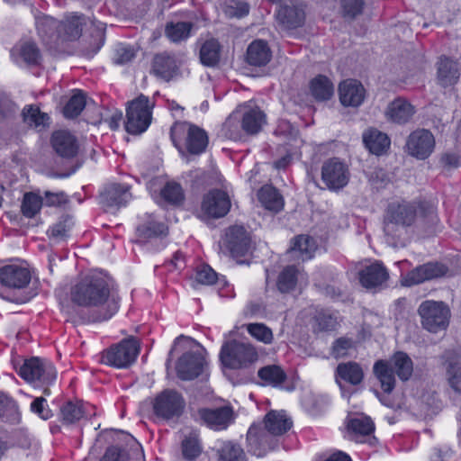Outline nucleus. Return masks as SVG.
<instances>
[{
  "instance_id": "obj_33",
  "label": "nucleus",
  "mask_w": 461,
  "mask_h": 461,
  "mask_svg": "<svg viewBox=\"0 0 461 461\" xmlns=\"http://www.w3.org/2000/svg\"><path fill=\"white\" fill-rule=\"evenodd\" d=\"M258 197L267 210L277 212L284 207L283 196L272 185L262 186L258 193Z\"/></svg>"
},
{
  "instance_id": "obj_41",
  "label": "nucleus",
  "mask_w": 461,
  "mask_h": 461,
  "mask_svg": "<svg viewBox=\"0 0 461 461\" xmlns=\"http://www.w3.org/2000/svg\"><path fill=\"white\" fill-rule=\"evenodd\" d=\"M193 26L191 22H171L167 23L165 33L171 41L179 42L190 36Z\"/></svg>"
},
{
  "instance_id": "obj_63",
  "label": "nucleus",
  "mask_w": 461,
  "mask_h": 461,
  "mask_svg": "<svg viewBox=\"0 0 461 461\" xmlns=\"http://www.w3.org/2000/svg\"><path fill=\"white\" fill-rule=\"evenodd\" d=\"M369 182L375 188L381 189L391 182V178L385 170L375 168L370 173Z\"/></svg>"
},
{
  "instance_id": "obj_48",
  "label": "nucleus",
  "mask_w": 461,
  "mask_h": 461,
  "mask_svg": "<svg viewBox=\"0 0 461 461\" xmlns=\"http://www.w3.org/2000/svg\"><path fill=\"white\" fill-rule=\"evenodd\" d=\"M221 9L228 18H242L249 12V5L240 0H225L221 5Z\"/></svg>"
},
{
  "instance_id": "obj_34",
  "label": "nucleus",
  "mask_w": 461,
  "mask_h": 461,
  "mask_svg": "<svg viewBox=\"0 0 461 461\" xmlns=\"http://www.w3.org/2000/svg\"><path fill=\"white\" fill-rule=\"evenodd\" d=\"M336 375L346 383L357 385L363 381L364 372L359 364L356 362H347L338 365Z\"/></svg>"
},
{
  "instance_id": "obj_23",
  "label": "nucleus",
  "mask_w": 461,
  "mask_h": 461,
  "mask_svg": "<svg viewBox=\"0 0 461 461\" xmlns=\"http://www.w3.org/2000/svg\"><path fill=\"white\" fill-rule=\"evenodd\" d=\"M339 101L343 106L358 107L366 98V89L356 79H347L339 86Z\"/></svg>"
},
{
  "instance_id": "obj_7",
  "label": "nucleus",
  "mask_w": 461,
  "mask_h": 461,
  "mask_svg": "<svg viewBox=\"0 0 461 461\" xmlns=\"http://www.w3.org/2000/svg\"><path fill=\"white\" fill-rule=\"evenodd\" d=\"M19 375L35 387H43V393L49 395V386L55 381L57 371L50 361L34 357L23 362L19 369Z\"/></svg>"
},
{
  "instance_id": "obj_15",
  "label": "nucleus",
  "mask_w": 461,
  "mask_h": 461,
  "mask_svg": "<svg viewBox=\"0 0 461 461\" xmlns=\"http://www.w3.org/2000/svg\"><path fill=\"white\" fill-rule=\"evenodd\" d=\"M205 365L202 353L188 351L183 354L176 363V375L183 381L194 380L203 372Z\"/></svg>"
},
{
  "instance_id": "obj_56",
  "label": "nucleus",
  "mask_w": 461,
  "mask_h": 461,
  "mask_svg": "<svg viewBox=\"0 0 461 461\" xmlns=\"http://www.w3.org/2000/svg\"><path fill=\"white\" fill-rule=\"evenodd\" d=\"M247 330L253 338L265 344H270L273 341L271 329L263 323H249L247 325Z\"/></svg>"
},
{
  "instance_id": "obj_31",
  "label": "nucleus",
  "mask_w": 461,
  "mask_h": 461,
  "mask_svg": "<svg viewBox=\"0 0 461 461\" xmlns=\"http://www.w3.org/2000/svg\"><path fill=\"white\" fill-rule=\"evenodd\" d=\"M363 141L368 150L377 156L387 151L391 140L387 134L376 130L369 129L363 133Z\"/></svg>"
},
{
  "instance_id": "obj_4",
  "label": "nucleus",
  "mask_w": 461,
  "mask_h": 461,
  "mask_svg": "<svg viewBox=\"0 0 461 461\" xmlns=\"http://www.w3.org/2000/svg\"><path fill=\"white\" fill-rule=\"evenodd\" d=\"M92 30L91 37L94 42L86 48L84 52L88 58L95 55L104 42V23L90 19L83 14L68 13L65 14L62 20L59 21L60 41H73L80 38L85 28Z\"/></svg>"
},
{
  "instance_id": "obj_26",
  "label": "nucleus",
  "mask_w": 461,
  "mask_h": 461,
  "mask_svg": "<svg viewBox=\"0 0 461 461\" xmlns=\"http://www.w3.org/2000/svg\"><path fill=\"white\" fill-rule=\"evenodd\" d=\"M414 106L407 100L397 98L391 102L386 110V118L397 124H405L410 122L415 113Z\"/></svg>"
},
{
  "instance_id": "obj_24",
  "label": "nucleus",
  "mask_w": 461,
  "mask_h": 461,
  "mask_svg": "<svg viewBox=\"0 0 461 461\" xmlns=\"http://www.w3.org/2000/svg\"><path fill=\"white\" fill-rule=\"evenodd\" d=\"M178 72V63L173 54L162 52L156 54L151 63V73L158 78L169 81Z\"/></svg>"
},
{
  "instance_id": "obj_58",
  "label": "nucleus",
  "mask_w": 461,
  "mask_h": 461,
  "mask_svg": "<svg viewBox=\"0 0 461 461\" xmlns=\"http://www.w3.org/2000/svg\"><path fill=\"white\" fill-rule=\"evenodd\" d=\"M446 368L449 385L454 391L461 393V366L457 362H449Z\"/></svg>"
},
{
  "instance_id": "obj_14",
  "label": "nucleus",
  "mask_w": 461,
  "mask_h": 461,
  "mask_svg": "<svg viewBox=\"0 0 461 461\" xmlns=\"http://www.w3.org/2000/svg\"><path fill=\"white\" fill-rule=\"evenodd\" d=\"M230 206V200L226 192L212 189L203 195L201 210L207 218L218 219L225 216Z\"/></svg>"
},
{
  "instance_id": "obj_8",
  "label": "nucleus",
  "mask_w": 461,
  "mask_h": 461,
  "mask_svg": "<svg viewBox=\"0 0 461 461\" xmlns=\"http://www.w3.org/2000/svg\"><path fill=\"white\" fill-rule=\"evenodd\" d=\"M154 104L144 95L129 102L126 109L125 130L130 134H141L151 123Z\"/></svg>"
},
{
  "instance_id": "obj_64",
  "label": "nucleus",
  "mask_w": 461,
  "mask_h": 461,
  "mask_svg": "<svg viewBox=\"0 0 461 461\" xmlns=\"http://www.w3.org/2000/svg\"><path fill=\"white\" fill-rule=\"evenodd\" d=\"M18 111V106L5 96L0 97V122L13 117Z\"/></svg>"
},
{
  "instance_id": "obj_30",
  "label": "nucleus",
  "mask_w": 461,
  "mask_h": 461,
  "mask_svg": "<svg viewBox=\"0 0 461 461\" xmlns=\"http://www.w3.org/2000/svg\"><path fill=\"white\" fill-rule=\"evenodd\" d=\"M271 57V50L263 40L253 41L247 49L246 60L250 66H266L270 61Z\"/></svg>"
},
{
  "instance_id": "obj_51",
  "label": "nucleus",
  "mask_w": 461,
  "mask_h": 461,
  "mask_svg": "<svg viewBox=\"0 0 461 461\" xmlns=\"http://www.w3.org/2000/svg\"><path fill=\"white\" fill-rule=\"evenodd\" d=\"M314 321L319 331L333 330L339 324L337 315L328 310L318 311Z\"/></svg>"
},
{
  "instance_id": "obj_43",
  "label": "nucleus",
  "mask_w": 461,
  "mask_h": 461,
  "mask_svg": "<svg viewBox=\"0 0 461 461\" xmlns=\"http://www.w3.org/2000/svg\"><path fill=\"white\" fill-rule=\"evenodd\" d=\"M82 402H68L60 408L61 420L65 424H72L85 416L86 408Z\"/></svg>"
},
{
  "instance_id": "obj_32",
  "label": "nucleus",
  "mask_w": 461,
  "mask_h": 461,
  "mask_svg": "<svg viewBox=\"0 0 461 461\" xmlns=\"http://www.w3.org/2000/svg\"><path fill=\"white\" fill-rule=\"evenodd\" d=\"M438 81L440 86L447 87L455 85L459 78L457 63L447 57H441L437 63Z\"/></svg>"
},
{
  "instance_id": "obj_44",
  "label": "nucleus",
  "mask_w": 461,
  "mask_h": 461,
  "mask_svg": "<svg viewBox=\"0 0 461 461\" xmlns=\"http://www.w3.org/2000/svg\"><path fill=\"white\" fill-rule=\"evenodd\" d=\"M258 375L265 384L272 386H278L286 379V375L283 369L275 365L261 367L258 372Z\"/></svg>"
},
{
  "instance_id": "obj_10",
  "label": "nucleus",
  "mask_w": 461,
  "mask_h": 461,
  "mask_svg": "<svg viewBox=\"0 0 461 461\" xmlns=\"http://www.w3.org/2000/svg\"><path fill=\"white\" fill-rule=\"evenodd\" d=\"M140 348L139 341L133 337H129L104 350L101 356V362L113 367L126 368L135 362Z\"/></svg>"
},
{
  "instance_id": "obj_61",
  "label": "nucleus",
  "mask_w": 461,
  "mask_h": 461,
  "mask_svg": "<svg viewBox=\"0 0 461 461\" xmlns=\"http://www.w3.org/2000/svg\"><path fill=\"white\" fill-rule=\"evenodd\" d=\"M195 280L199 284L211 285L216 282L217 274L210 266L204 265L197 269Z\"/></svg>"
},
{
  "instance_id": "obj_27",
  "label": "nucleus",
  "mask_w": 461,
  "mask_h": 461,
  "mask_svg": "<svg viewBox=\"0 0 461 461\" xmlns=\"http://www.w3.org/2000/svg\"><path fill=\"white\" fill-rule=\"evenodd\" d=\"M276 18L285 29H295L303 24L305 13L301 5L291 3L279 8Z\"/></svg>"
},
{
  "instance_id": "obj_19",
  "label": "nucleus",
  "mask_w": 461,
  "mask_h": 461,
  "mask_svg": "<svg viewBox=\"0 0 461 461\" xmlns=\"http://www.w3.org/2000/svg\"><path fill=\"white\" fill-rule=\"evenodd\" d=\"M197 414L205 425L214 430L225 429L233 420V409L229 405L201 408Z\"/></svg>"
},
{
  "instance_id": "obj_53",
  "label": "nucleus",
  "mask_w": 461,
  "mask_h": 461,
  "mask_svg": "<svg viewBox=\"0 0 461 461\" xmlns=\"http://www.w3.org/2000/svg\"><path fill=\"white\" fill-rule=\"evenodd\" d=\"M182 452L185 458L194 460L201 453L198 435L191 432L182 442Z\"/></svg>"
},
{
  "instance_id": "obj_5",
  "label": "nucleus",
  "mask_w": 461,
  "mask_h": 461,
  "mask_svg": "<svg viewBox=\"0 0 461 461\" xmlns=\"http://www.w3.org/2000/svg\"><path fill=\"white\" fill-rule=\"evenodd\" d=\"M384 393H391L396 384L395 375L400 380L408 381L413 373L411 358L404 352L394 353L388 360H377L373 367Z\"/></svg>"
},
{
  "instance_id": "obj_29",
  "label": "nucleus",
  "mask_w": 461,
  "mask_h": 461,
  "mask_svg": "<svg viewBox=\"0 0 461 461\" xmlns=\"http://www.w3.org/2000/svg\"><path fill=\"white\" fill-rule=\"evenodd\" d=\"M36 29L39 36L47 44H55L60 41L59 21L49 15L36 17Z\"/></svg>"
},
{
  "instance_id": "obj_52",
  "label": "nucleus",
  "mask_w": 461,
  "mask_h": 461,
  "mask_svg": "<svg viewBox=\"0 0 461 461\" xmlns=\"http://www.w3.org/2000/svg\"><path fill=\"white\" fill-rule=\"evenodd\" d=\"M73 226L72 218L69 216L63 217L59 222L55 223L48 230L50 238L56 240H64L69 236V232Z\"/></svg>"
},
{
  "instance_id": "obj_37",
  "label": "nucleus",
  "mask_w": 461,
  "mask_h": 461,
  "mask_svg": "<svg viewBox=\"0 0 461 461\" xmlns=\"http://www.w3.org/2000/svg\"><path fill=\"white\" fill-rule=\"evenodd\" d=\"M221 58V45L215 39L206 41L200 49V60L207 67L216 66Z\"/></svg>"
},
{
  "instance_id": "obj_22",
  "label": "nucleus",
  "mask_w": 461,
  "mask_h": 461,
  "mask_svg": "<svg viewBox=\"0 0 461 461\" xmlns=\"http://www.w3.org/2000/svg\"><path fill=\"white\" fill-rule=\"evenodd\" d=\"M31 281L30 271L17 265H6L0 267V284L10 289H22Z\"/></svg>"
},
{
  "instance_id": "obj_17",
  "label": "nucleus",
  "mask_w": 461,
  "mask_h": 461,
  "mask_svg": "<svg viewBox=\"0 0 461 461\" xmlns=\"http://www.w3.org/2000/svg\"><path fill=\"white\" fill-rule=\"evenodd\" d=\"M435 140L432 133L425 129L412 131L406 142L407 152L417 158L425 159L433 151Z\"/></svg>"
},
{
  "instance_id": "obj_57",
  "label": "nucleus",
  "mask_w": 461,
  "mask_h": 461,
  "mask_svg": "<svg viewBox=\"0 0 461 461\" xmlns=\"http://www.w3.org/2000/svg\"><path fill=\"white\" fill-rule=\"evenodd\" d=\"M364 6V0H341L342 15L347 20H354L362 14Z\"/></svg>"
},
{
  "instance_id": "obj_40",
  "label": "nucleus",
  "mask_w": 461,
  "mask_h": 461,
  "mask_svg": "<svg viewBox=\"0 0 461 461\" xmlns=\"http://www.w3.org/2000/svg\"><path fill=\"white\" fill-rule=\"evenodd\" d=\"M221 133L227 139L231 140H240L245 132L241 127L240 112L232 113L224 122L221 127Z\"/></svg>"
},
{
  "instance_id": "obj_47",
  "label": "nucleus",
  "mask_w": 461,
  "mask_h": 461,
  "mask_svg": "<svg viewBox=\"0 0 461 461\" xmlns=\"http://www.w3.org/2000/svg\"><path fill=\"white\" fill-rule=\"evenodd\" d=\"M86 104V95L81 90H77L63 108L64 116L68 119L77 117L85 108Z\"/></svg>"
},
{
  "instance_id": "obj_35",
  "label": "nucleus",
  "mask_w": 461,
  "mask_h": 461,
  "mask_svg": "<svg viewBox=\"0 0 461 461\" xmlns=\"http://www.w3.org/2000/svg\"><path fill=\"white\" fill-rule=\"evenodd\" d=\"M137 237L140 241L161 237L167 234V227L164 223L157 221L153 217L140 224L136 229Z\"/></svg>"
},
{
  "instance_id": "obj_11",
  "label": "nucleus",
  "mask_w": 461,
  "mask_h": 461,
  "mask_svg": "<svg viewBox=\"0 0 461 461\" xmlns=\"http://www.w3.org/2000/svg\"><path fill=\"white\" fill-rule=\"evenodd\" d=\"M185 401L183 395L174 389H165L152 400L154 415L163 420L179 418L185 410Z\"/></svg>"
},
{
  "instance_id": "obj_60",
  "label": "nucleus",
  "mask_w": 461,
  "mask_h": 461,
  "mask_svg": "<svg viewBox=\"0 0 461 461\" xmlns=\"http://www.w3.org/2000/svg\"><path fill=\"white\" fill-rule=\"evenodd\" d=\"M353 348V340L341 337L336 339L332 345L331 354L335 358L348 356V350Z\"/></svg>"
},
{
  "instance_id": "obj_49",
  "label": "nucleus",
  "mask_w": 461,
  "mask_h": 461,
  "mask_svg": "<svg viewBox=\"0 0 461 461\" xmlns=\"http://www.w3.org/2000/svg\"><path fill=\"white\" fill-rule=\"evenodd\" d=\"M218 461H246L243 449L232 442H226L219 451Z\"/></svg>"
},
{
  "instance_id": "obj_42",
  "label": "nucleus",
  "mask_w": 461,
  "mask_h": 461,
  "mask_svg": "<svg viewBox=\"0 0 461 461\" xmlns=\"http://www.w3.org/2000/svg\"><path fill=\"white\" fill-rule=\"evenodd\" d=\"M299 271L294 266H288L279 274L276 286L280 293L287 294L293 291L298 281Z\"/></svg>"
},
{
  "instance_id": "obj_50",
  "label": "nucleus",
  "mask_w": 461,
  "mask_h": 461,
  "mask_svg": "<svg viewBox=\"0 0 461 461\" xmlns=\"http://www.w3.org/2000/svg\"><path fill=\"white\" fill-rule=\"evenodd\" d=\"M133 455L134 457H130L125 450L113 446L106 449L100 461H141L142 456L140 451H134Z\"/></svg>"
},
{
  "instance_id": "obj_9",
  "label": "nucleus",
  "mask_w": 461,
  "mask_h": 461,
  "mask_svg": "<svg viewBox=\"0 0 461 461\" xmlns=\"http://www.w3.org/2000/svg\"><path fill=\"white\" fill-rule=\"evenodd\" d=\"M258 357V352L252 345L237 340L225 342L220 352L222 365L230 369L247 367L256 362Z\"/></svg>"
},
{
  "instance_id": "obj_39",
  "label": "nucleus",
  "mask_w": 461,
  "mask_h": 461,
  "mask_svg": "<svg viewBox=\"0 0 461 461\" xmlns=\"http://www.w3.org/2000/svg\"><path fill=\"white\" fill-rule=\"evenodd\" d=\"M311 92L318 101L329 100L334 92L333 84L325 76H318L311 82Z\"/></svg>"
},
{
  "instance_id": "obj_54",
  "label": "nucleus",
  "mask_w": 461,
  "mask_h": 461,
  "mask_svg": "<svg viewBox=\"0 0 461 461\" xmlns=\"http://www.w3.org/2000/svg\"><path fill=\"white\" fill-rule=\"evenodd\" d=\"M161 196L171 204H179L184 200L183 189L176 182H167L161 190Z\"/></svg>"
},
{
  "instance_id": "obj_46",
  "label": "nucleus",
  "mask_w": 461,
  "mask_h": 461,
  "mask_svg": "<svg viewBox=\"0 0 461 461\" xmlns=\"http://www.w3.org/2000/svg\"><path fill=\"white\" fill-rule=\"evenodd\" d=\"M42 197L33 192L23 194L21 212L26 218H33L40 212L42 206Z\"/></svg>"
},
{
  "instance_id": "obj_3",
  "label": "nucleus",
  "mask_w": 461,
  "mask_h": 461,
  "mask_svg": "<svg viewBox=\"0 0 461 461\" xmlns=\"http://www.w3.org/2000/svg\"><path fill=\"white\" fill-rule=\"evenodd\" d=\"M293 427V420L281 410L269 411L262 423L252 424L247 432L248 451L261 457L274 450L279 444V437Z\"/></svg>"
},
{
  "instance_id": "obj_62",
  "label": "nucleus",
  "mask_w": 461,
  "mask_h": 461,
  "mask_svg": "<svg viewBox=\"0 0 461 461\" xmlns=\"http://www.w3.org/2000/svg\"><path fill=\"white\" fill-rule=\"evenodd\" d=\"M135 57L132 47L127 45H119L115 50L113 61L117 65H124L131 61Z\"/></svg>"
},
{
  "instance_id": "obj_6",
  "label": "nucleus",
  "mask_w": 461,
  "mask_h": 461,
  "mask_svg": "<svg viewBox=\"0 0 461 461\" xmlns=\"http://www.w3.org/2000/svg\"><path fill=\"white\" fill-rule=\"evenodd\" d=\"M170 137L178 150L185 148L192 155L203 153L208 146L205 131L187 122H176L170 129Z\"/></svg>"
},
{
  "instance_id": "obj_2",
  "label": "nucleus",
  "mask_w": 461,
  "mask_h": 461,
  "mask_svg": "<svg viewBox=\"0 0 461 461\" xmlns=\"http://www.w3.org/2000/svg\"><path fill=\"white\" fill-rule=\"evenodd\" d=\"M71 300L79 306L94 309L93 321L110 319L119 309V298L112 294L103 277L87 276L71 290Z\"/></svg>"
},
{
  "instance_id": "obj_45",
  "label": "nucleus",
  "mask_w": 461,
  "mask_h": 461,
  "mask_svg": "<svg viewBox=\"0 0 461 461\" xmlns=\"http://www.w3.org/2000/svg\"><path fill=\"white\" fill-rule=\"evenodd\" d=\"M315 249L316 243L314 240L306 235L295 237L291 247V251L299 252L303 260L312 258Z\"/></svg>"
},
{
  "instance_id": "obj_13",
  "label": "nucleus",
  "mask_w": 461,
  "mask_h": 461,
  "mask_svg": "<svg viewBox=\"0 0 461 461\" xmlns=\"http://www.w3.org/2000/svg\"><path fill=\"white\" fill-rule=\"evenodd\" d=\"M349 176L347 165L337 158L328 159L321 167V180L331 191H339L346 186Z\"/></svg>"
},
{
  "instance_id": "obj_28",
  "label": "nucleus",
  "mask_w": 461,
  "mask_h": 461,
  "mask_svg": "<svg viewBox=\"0 0 461 461\" xmlns=\"http://www.w3.org/2000/svg\"><path fill=\"white\" fill-rule=\"evenodd\" d=\"M240 117L246 135H257L267 122L266 114L257 106L245 108Z\"/></svg>"
},
{
  "instance_id": "obj_59",
  "label": "nucleus",
  "mask_w": 461,
  "mask_h": 461,
  "mask_svg": "<svg viewBox=\"0 0 461 461\" xmlns=\"http://www.w3.org/2000/svg\"><path fill=\"white\" fill-rule=\"evenodd\" d=\"M30 409L32 412L44 420H49L53 415L51 410L49 408L46 399L42 396L35 397L31 403Z\"/></svg>"
},
{
  "instance_id": "obj_20",
  "label": "nucleus",
  "mask_w": 461,
  "mask_h": 461,
  "mask_svg": "<svg viewBox=\"0 0 461 461\" xmlns=\"http://www.w3.org/2000/svg\"><path fill=\"white\" fill-rule=\"evenodd\" d=\"M447 267L438 263H427L419 266L406 274L402 279L404 286H412L427 280L438 278L446 275Z\"/></svg>"
},
{
  "instance_id": "obj_55",
  "label": "nucleus",
  "mask_w": 461,
  "mask_h": 461,
  "mask_svg": "<svg viewBox=\"0 0 461 461\" xmlns=\"http://www.w3.org/2000/svg\"><path fill=\"white\" fill-rule=\"evenodd\" d=\"M19 54L28 65H38L41 60V52L35 43L27 41L21 45Z\"/></svg>"
},
{
  "instance_id": "obj_36",
  "label": "nucleus",
  "mask_w": 461,
  "mask_h": 461,
  "mask_svg": "<svg viewBox=\"0 0 461 461\" xmlns=\"http://www.w3.org/2000/svg\"><path fill=\"white\" fill-rule=\"evenodd\" d=\"M23 122L31 127L41 131L50 124V116L42 113L38 106L28 105L23 110Z\"/></svg>"
},
{
  "instance_id": "obj_38",
  "label": "nucleus",
  "mask_w": 461,
  "mask_h": 461,
  "mask_svg": "<svg viewBox=\"0 0 461 461\" xmlns=\"http://www.w3.org/2000/svg\"><path fill=\"white\" fill-rule=\"evenodd\" d=\"M348 429L352 438L358 441V438L370 436L375 430V424L369 417L353 418L348 421Z\"/></svg>"
},
{
  "instance_id": "obj_16",
  "label": "nucleus",
  "mask_w": 461,
  "mask_h": 461,
  "mask_svg": "<svg viewBox=\"0 0 461 461\" xmlns=\"http://www.w3.org/2000/svg\"><path fill=\"white\" fill-rule=\"evenodd\" d=\"M130 185L113 183L106 185L100 194V203L107 212H114L125 206L131 199Z\"/></svg>"
},
{
  "instance_id": "obj_25",
  "label": "nucleus",
  "mask_w": 461,
  "mask_h": 461,
  "mask_svg": "<svg viewBox=\"0 0 461 461\" xmlns=\"http://www.w3.org/2000/svg\"><path fill=\"white\" fill-rule=\"evenodd\" d=\"M227 246L235 256H244L250 249V239L242 226L230 227L226 233Z\"/></svg>"
},
{
  "instance_id": "obj_18",
  "label": "nucleus",
  "mask_w": 461,
  "mask_h": 461,
  "mask_svg": "<svg viewBox=\"0 0 461 461\" xmlns=\"http://www.w3.org/2000/svg\"><path fill=\"white\" fill-rule=\"evenodd\" d=\"M358 279L366 289H382L387 286L389 272L382 262L375 261L358 271Z\"/></svg>"
},
{
  "instance_id": "obj_12",
  "label": "nucleus",
  "mask_w": 461,
  "mask_h": 461,
  "mask_svg": "<svg viewBox=\"0 0 461 461\" xmlns=\"http://www.w3.org/2000/svg\"><path fill=\"white\" fill-rule=\"evenodd\" d=\"M418 314L422 327L436 333L447 327L450 311L443 302L426 300L420 304Z\"/></svg>"
},
{
  "instance_id": "obj_1",
  "label": "nucleus",
  "mask_w": 461,
  "mask_h": 461,
  "mask_svg": "<svg viewBox=\"0 0 461 461\" xmlns=\"http://www.w3.org/2000/svg\"><path fill=\"white\" fill-rule=\"evenodd\" d=\"M418 206L406 200L393 201L388 203L384 214V232L386 241L397 246L407 233V229L416 221ZM420 215L427 229L438 223L435 207L428 203L419 204Z\"/></svg>"
},
{
  "instance_id": "obj_21",
  "label": "nucleus",
  "mask_w": 461,
  "mask_h": 461,
  "mask_svg": "<svg viewBox=\"0 0 461 461\" xmlns=\"http://www.w3.org/2000/svg\"><path fill=\"white\" fill-rule=\"evenodd\" d=\"M50 145L62 158L76 157L79 149L77 137L67 130L55 131L50 137Z\"/></svg>"
}]
</instances>
